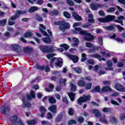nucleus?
Segmentation results:
<instances>
[{
    "instance_id": "f257e3e1",
    "label": "nucleus",
    "mask_w": 125,
    "mask_h": 125,
    "mask_svg": "<svg viewBox=\"0 0 125 125\" xmlns=\"http://www.w3.org/2000/svg\"><path fill=\"white\" fill-rule=\"evenodd\" d=\"M78 32H79V34L80 35H84V36H86L84 38V40H85V41L86 42H91L94 41V40H95V38L93 35H92L91 34L86 32L85 30H82V28H75V30L73 31V33L77 34H78Z\"/></svg>"
},
{
    "instance_id": "f03ea898",
    "label": "nucleus",
    "mask_w": 125,
    "mask_h": 125,
    "mask_svg": "<svg viewBox=\"0 0 125 125\" xmlns=\"http://www.w3.org/2000/svg\"><path fill=\"white\" fill-rule=\"evenodd\" d=\"M54 25H57V26H59V30L63 33L66 32V29H70L71 28L70 23L66 22L65 21H54Z\"/></svg>"
},
{
    "instance_id": "7ed1b4c3",
    "label": "nucleus",
    "mask_w": 125,
    "mask_h": 125,
    "mask_svg": "<svg viewBox=\"0 0 125 125\" xmlns=\"http://www.w3.org/2000/svg\"><path fill=\"white\" fill-rule=\"evenodd\" d=\"M39 49L43 53H52L54 52V48L52 45H40Z\"/></svg>"
},
{
    "instance_id": "20e7f679",
    "label": "nucleus",
    "mask_w": 125,
    "mask_h": 125,
    "mask_svg": "<svg viewBox=\"0 0 125 125\" xmlns=\"http://www.w3.org/2000/svg\"><path fill=\"white\" fill-rule=\"evenodd\" d=\"M90 98H91V96L89 95L86 96L85 95H83L82 97H80L77 100V103H78L79 105H82V103L89 101L90 100Z\"/></svg>"
},
{
    "instance_id": "39448f33",
    "label": "nucleus",
    "mask_w": 125,
    "mask_h": 125,
    "mask_svg": "<svg viewBox=\"0 0 125 125\" xmlns=\"http://www.w3.org/2000/svg\"><path fill=\"white\" fill-rule=\"evenodd\" d=\"M11 122L12 124H13V125H24V123H23V122H22V120L21 119H20L19 121L18 120V116L17 115H15L13 116H12L11 117Z\"/></svg>"
},
{
    "instance_id": "423d86ee",
    "label": "nucleus",
    "mask_w": 125,
    "mask_h": 125,
    "mask_svg": "<svg viewBox=\"0 0 125 125\" xmlns=\"http://www.w3.org/2000/svg\"><path fill=\"white\" fill-rule=\"evenodd\" d=\"M26 13H27V11L25 10H17L15 15L10 17V19L12 21H14L15 20H16L17 18H19V17H20V15L22 14H26Z\"/></svg>"
},
{
    "instance_id": "0eeeda50",
    "label": "nucleus",
    "mask_w": 125,
    "mask_h": 125,
    "mask_svg": "<svg viewBox=\"0 0 125 125\" xmlns=\"http://www.w3.org/2000/svg\"><path fill=\"white\" fill-rule=\"evenodd\" d=\"M115 27L117 28L119 31H124V28L121 26V25L117 24H115L114 26L113 25L107 26H106V29H107L108 31H113V30H115Z\"/></svg>"
},
{
    "instance_id": "6e6552de",
    "label": "nucleus",
    "mask_w": 125,
    "mask_h": 125,
    "mask_svg": "<svg viewBox=\"0 0 125 125\" xmlns=\"http://www.w3.org/2000/svg\"><path fill=\"white\" fill-rule=\"evenodd\" d=\"M55 66L57 68H61L63 66V59L61 58H56V62H55Z\"/></svg>"
},
{
    "instance_id": "1a4fd4ad",
    "label": "nucleus",
    "mask_w": 125,
    "mask_h": 125,
    "mask_svg": "<svg viewBox=\"0 0 125 125\" xmlns=\"http://www.w3.org/2000/svg\"><path fill=\"white\" fill-rule=\"evenodd\" d=\"M11 47L13 49V51L17 53H19L21 51V47L18 44H13L11 45Z\"/></svg>"
},
{
    "instance_id": "9d476101",
    "label": "nucleus",
    "mask_w": 125,
    "mask_h": 125,
    "mask_svg": "<svg viewBox=\"0 0 125 125\" xmlns=\"http://www.w3.org/2000/svg\"><path fill=\"white\" fill-rule=\"evenodd\" d=\"M48 110L50 111L53 115H55V114H57V105L56 104H52L48 108Z\"/></svg>"
},
{
    "instance_id": "9b49d317",
    "label": "nucleus",
    "mask_w": 125,
    "mask_h": 125,
    "mask_svg": "<svg viewBox=\"0 0 125 125\" xmlns=\"http://www.w3.org/2000/svg\"><path fill=\"white\" fill-rule=\"evenodd\" d=\"M115 88L118 91L125 92V88H123V85L120 83H116L115 85Z\"/></svg>"
},
{
    "instance_id": "f8f14e48",
    "label": "nucleus",
    "mask_w": 125,
    "mask_h": 125,
    "mask_svg": "<svg viewBox=\"0 0 125 125\" xmlns=\"http://www.w3.org/2000/svg\"><path fill=\"white\" fill-rule=\"evenodd\" d=\"M29 94L30 95H26V98L27 100H32V99H34V98H36V94H35V91L33 90H31Z\"/></svg>"
},
{
    "instance_id": "ddd939ff",
    "label": "nucleus",
    "mask_w": 125,
    "mask_h": 125,
    "mask_svg": "<svg viewBox=\"0 0 125 125\" xmlns=\"http://www.w3.org/2000/svg\"><path fill=\"white\" fill-rule=\"evenodd\" d=\"M112 91V88L108 86H104L101 89V93H104L105 92H110Z\"/></svg>"
},
{
    "instance_id": "4468645a",
    "label": "nucleus",
    "mask_w": 125,
    "mask_h": 125,
    "mask_svg": "<svg viewBox=\"0 0 125 125\" xmlns=\"http://www.w3.org/2000/svg\"><path fill=\"white\" fill-rule=\"evenodd\" d=\"M105 18L106 23H109V22L114 21L116 19V16L110 15H107Z\"/></svg>"
},
{
    "instance_id": "2eb2a0df",
    "label": "nucleus",
    "mask_w": 125,
    "mask_h": 125,
    "mask_svg": "<svg viewBox=\"0 0 125 125\" xmlns=\"http://www.w3.org/2000/svg\"><path fill=\"white\" fill-rule=\"evenodd\" d=\"M39 111L41 113V117H42V118H43V117H44V115H45L47 110L43 106H41L39 107Z\"/></svg>"
},
{
    "instance_id": "dca6fc26",
    "label": "nucleus",
    "mask_w": 125,
    "mask_h": 125,
    "mask_svg": "<svg viewBox=\"0 0 125 125\" xmlns=\"http://www.w3.org/2000/svg\"><path fill=\"white\" fill-rule=\"evenodd\" d=\"M34 49L29 46L25 47L23 48V52L24 53H27L28 54H31V52H33Z\"/></svg>"
},
{
    "instance_id": "f3484780",
    "label": "nucleus",
    "mask_w": 125,
    "mask_h": 125,
    "mask_svg": "<svg viewBox=\"0 0 125 125\" xmlns=\"http://www.w3.org/2000/svg\"><path fill=\"white\" fill-rule=\"evenodd\" d=\"M72 16L76 21H82L83 20L82 17L75 12L72 13Z\"/></svg>"
},
{
    "instance_id": "a211bd4d",
    "label": "nucleus",
    "mask_w": 125,
    "mask_h": 125,
    "mask_svg": "<svg viewBox=\"0 0 125 125\" xmlns=\"http://www.w3.org/2000/svg\"><path fill=\"white\" fill-rule=\"evenodd\" d=\"M91 92L93 93H101V89L100 88V86L97 85L93 88V89L91 90Z\"/></svg>"
},
{
    "instance_id": "6ab92c4d",
    "label": "nucleus",
    "mask_w": 125,
    "mask_h": 125,
    "mask_svg": "<svg viewBox=\"0 0 125 125\" xmlns=\"http://www.w3.org/2000/svg\"><path fill=\"white\" fill-rule=\"evenodd\" d=\"M1 109V110L3 111V114H4V115H6V113H8L10 110L9 107L5 106L4 105L2 106Z\"/></svg>"
},
{
    "instance_id": "aec40b11",
    "label": "nucleus",
    "mask_w": 125,
    "mask_h": 125,
    "mask_svg": "<svg viewBox=\"0 0 125 125\" xmlns=\"http://www.w3.org/2000/svg\"><path fill=\"white\" fill-rule=\"evenodd\" d=\"M73 42H74L75 43L72 44V46L73 47H76V46H78L79 45V42H80V41H79V39L76 37H74L72 39Z\"/></svg>"
},
{
    "instance_id": "412c9836",
    "label": "nucleus",
    "mask_w": 125,
    "mask_h": 125,
    "mask_svg": "<svg viewBox=\"0 0 125 125\" xmlns=\"http://www.w3.org/2000/svg\"><path fill=\"white\" fill-rule=\"evenodd\" d=\"M62 119H63V114L60 113L55 118V123H60L62 121Z\"/></svg>"
},
{
    "instance_id": "4be33fe9",
    "label": "nucleus",
    "mask_w": 125,
    "mask_h": 125,
    "mask_svg": "<svg viewBox=\"0 0 125 125\" xmlns=\"http://www.w3.org/2000/svg\"><path fill=\"white\" fill-rule=\"evenodd\" d=\"M56 61V58L53 57L51 58V60L49 61V64L51 68H53L54 67V65H55V63H54Z\"/></svg>"
},
{
    "instance_id": "5701e85b",
    "label": "nucleus",
    "mask_w": 125,
    "mask_h": 125,
    "mask_svg": "<svg viewBox=\"0 0 125 125\" xmlns=\"http://www.w3.org/2000/svg\"><path fill=\"white\" fill-rule=\"evenodd\" d=\"M85 82L83 80H79L77 82V84L78 86H80L81 87H85Z\"/></svg>"
},
{
    "instance_id": "b1692460",
    "label": "nucleus",
    "mask_w": 125,
    "mask_h": 125,
    "mask_svg": "<svg viewBox=\"0 0 125 125\" xmlns=\"http://www.w3.org/2000/svg\"><path fill=\"white\" fill-rule=\"evenodd\" d=\"M93 113L95 114L96 118H100L101 117V113L97 109H93Z\"/></svg>"
},
{
    "instance_id": "393cba45",
    "label": "nucleus",
    "mask_w": 125,
    "mask_h": 125,
    "mask_svg": "<svg viewBox=\"0 0 125 125\" xmlns=\"http://www.w3.org/2000/svg\"><path fill=\"white\" fill-rule=\"evenodd\" d=\"M42 42H44V43H50L51 42V39L49 37H44L42 39Z\"/></svg>"
},
{
    "instance_id": "a878e982",
    "label": "nucleus",
    "mask_w": 125,
    "mask_h": 125,
    "mask_svg": "<svg viewBox=\"0 0 125 125\" xmlns=\"http://www.w3.org/2000/svg\"><path fill=\"white\" fill-rule=\"evenodd\" d=\"M99 6H100V5L98 4L92 3L90 5V8L93 10H97Z\"/></svg>"
},
{
    "instance_id": "bb28decb",
    "label": "nucleus",
    "mask_w": 125,
    "mask_h": 125,
    "mask_svg": "<svg viewBox=\"0 0 125 125\" xmlns=\"http://www.w3.org/2000/svg\"><path fill=\"white\" fill-rule=\"evenodd\" d=\"M110 122L111 124H114V125L118 124V120L115 117L111 116L110 117Z\"/></svg>"
},
{
    "instance_id": "cd10ccee",
    "label": "nucleus",
    "mask_w": 125,
    "mask_h": 125,
    "mask_svg": "<svg viewBox=\"0 0 125 125\" xmlns=\"http://www.w3.org/2000/svg\"><path fill=\"white\" fill-rule=\"evenodd\" d=\"M38 10L39 8H38V7L32 6L29 8L28 12H30V13H33V12H35V11H37Z\"/></svg>"
},
{
    "instance_id": "c85d7f7f",
    "label": "nucleus",
    "mask_w": 125,
    "mask_h": 125,
    "mask_svg": "<svg viewBox=\"0 0 125 125\" xmlns=\"http://www.w3.org/2000/svg\"><path fill=\"white\" fill-rule=\"evenodd\" d=\"M69 97L71 101H74L75 100V95H76V93L70 92L68 94Z\"/></svg>"
},
{
    "instance_id": "c756f323",
    "label": "nucleus",
    "mask_w": 125,
    "mask_h": 125,
    "mask_svg": "<svg viewBox=\"0 0 125 125\" xmlns=\"http://www.w3.org/2000/svg\"><path fill=\"white\" fill-rule=\"evenodd\" d=\"M70 57L73 60L74 63H77L79 61V58L76 56L71 55Z\"/></svg>"
},
{
    "instance_id": "7c9ffc66",
    "label": "nucleus",
    "mask_w": 125,
    "mask_h": 125,
    "mask_svg": "<svg viewBox=\"0 0 125 125\" xmlns=\"http://www.w3.org/2000/svg\"><path fill=\"white\" fill-rule=\"evenodd\" d=\"M6 22H7V20L6 19H3L0 21V26L2 27H4L6 25Z\"/></svg>"
},
{
    "instance_id": "2f4dec72",
    "label": "nucleus",
    "mask_w": 125,
    "mask_h": 125,
    "mask_svg": "<svg viewBox=\"0 0 125 125\" xmlns=\"http://www.w3.org/2000/svg\"><path fill=\"white\" fill-rule=\"evenodd\" d=\"M23 108H26V107L27 108H30L31 106H32L31 103H29V102H25V103H23Z\"/></svg>"
},
{
    "instance_id": "473e14b6",
    "label": "nucleus",
    "mask_w": 125,
    "mask_h": 125,
    "mask_svg": "<svg viewBox=\"0 0 125 125\" xmlns=\"http://www.w3.org/2000/svg\"><path fill=\"white\" fill-rule=\"evenodd\" d=\"M67 112L70 116H73L74 115V113H75V110H74V108L70 107L68 109Z\"/></svg>"
},
{
    "instance_id": "72a5a7b5",
    "label": "nucleus",
    "mask_w": 125,
    "mask_h": 125,
    "mask_svg": "<svg viewBox=\"0 0 125 125\" xmlns=\"http://www.w3.org/2000/svg\"><path fill=\"white\" fill-rule=\"evenodd\" d=\"M48 100L50 104H55V103H56V99L53 97L49 98Z\"/></svg>"
},
{
    "instance_id": "f704fd0d",
    "label": "nucleus",
    "mask_w": 125,
    "mask_h": 125,
    "mask_svg": "<svg viewBox=\"0 0 125 125\" xmlns=\"http://www.w3.org/2000/svg\"><path fill=\"white\" fill-rule=\"evenodd\" d=\"M63 15L65 18H67V19H70V18H71V14L69 13L67 11H64Z\"/></svg>"
},
{
    "instance_id": "c9c22d12",
    "label": "nucleus",
    "mask_w": 125,
    "mask_h": 125,
    "mask_svg": "<svg viewBox=\"0 0 125 125\" xmlns=\"http://www.w3.org/2000/svg\"><path fill=\"white\" fill-rule=\"evenodd\" d=\"M32 36H33V33H32L31 32H27L25 33L23 35V36L25 38H31V37H32Z\"/></svg>"
},
{
    "instance_id": "e433bc0d",
    "label": "nucleus",
    "mask_w": 125,
    "mask_h": 125,
    "mask_svg": "<svg viewBox=\"0 0 125 125\" xmlns=\"http://www.w3.org/2000/svg\"><path fill=\"white\" fill-rule=\"evenodd\" d=\"M60 46L61 47H62L63 48H64V50H68L70 48V46L66 43L61 44Z\"/></svg>"
},
{
    "instance_id": "4c0bfd02",
    "label": "nucleus",
    "mask_w": 125,
    "mask_h": 125,
    "mask_svg": "<svg viewBox=\"0 0 125 125\" xmlns=\"http://www.w3.org/2000/svg\"><path fill=\"white\" fill-rule=\"evenodd\" d=\"M87 59V57H86V54L82 53V59L81 60V62H84L85 60Z\"/></svg>"
},
{
    "instance_id": "58836bf2",
    "label": "nucleus",
    "mask_w": 125,
    "mask_h": 125,
    "mask_svg": "<svg viewBox=\"0 0 125 125\" xmlns=\"http://www.w3.org/2000/svg\"><path fill=\"white\" fill-rule=\"evenodd\" d=\"M85 89L88 90L89 89H91V87H92V83H85Z\"/></svg>"
},
{
    "instance_id": "ea45409f",
    "label": "nucleus",
    "mask_w": 125,
    "mask_h": 125,
    "mask_svg": "<svg viewBox=\"0 0 125 125\" xmlns=\"http://www.w3.org/2000/svg\"><path fill=\"white\" fill-rule=\"evenodd\" d=\"M27 124L28 125H36V124H37V121L35 120L27 121Z\"/></svg>"
},
{
    "instance_id": "a19ab883",
    "label": "nucleus",
    "mask_w": 125,
    "mask_h": 125,
    "mask_svg": "<svg viewBox=\"0 0 125 125\" xmlns=\"http://www.w3.org/2000/svg\"><path fill=\"white\" fill-rule=\"evenodd\" d=\"M67 82V79H61L59 81V83L60 84H64V85L66 84V82Z\"/></svg>"
},
{
    "instance_id": "79ce46f5",
    "label": "nucleus",
    "mask_w": 125,
    "mask_h": 125,
    "mask_svg": "<svg viewBox=\"0 0 125 125\" xmlns=\"http://www.w3.org/2000/svg\"><path fill=\"white\" fill-rule=\"evenodd\" d=\"M36 68L37 70H40V71H43L44 69H45V67L44 66H41L39 64L36 65Z\"/></svg>"
},
{
    "instance_id": "37998d69",
    "label": "nucleus",
    "mask_w": 125,
    "mask_h": 125,
    "mask_svg": "<svg viewBox=\"0 0 125 125\" xmlns=\"http://www.w3.org/2000/svg\"><path fill=\"white\" fill-rule=\"evenodd\" d=\"M74 70L76 72V73H77V74H81L82 71V69L79 67H74Z\"/></svg>"
},
{
    "instance_id": "c03bdc74",
    "label": "nucleus",
    "mask_w": 125,
    "mask_h": 125,
    "mask_svg": "<svg viewBox=\"0 0 125 125\" xmlns=\"http://www.w3.org/2000/svg\"><path fill=\"white\" fill-rule=\"evenodd\" d=\"M98 21L100 23H106V19L105 18H99L98 19Z\"/></svg>"
},
{
    "instance_id": "a18cd8bd",
    "label": "nucleus",
    "mask_w": 125,
    "mask_h": 125,
    "mask_svg": "<svg viewBox=\"0 0 125 125\" xmlns=\"http://www.w3.org/2000/svg\"><path fill=\"white\" fill-rule=\"evenodd\" d=\"M76 124H77V121L75 120H69L68 122V125H76Z\"/></svg>"
},
{
    "instance_id": "49530a36",
    "label": "nucleus",
    "mask_w": 125,
    "mask_h": 125,
    "mask_svg": "<svg viewBox=\"0 0 125 125\" xmlns=\"http://www.w3.org/2000/svg\"><path fill=\"white\" fill-rule=\"evenodd\" d=\"M86 47H88L89 48H91L93 46V44H92L90 42H86L85 43Z\"/></svg>"
},
{
    "instance_id": "de8ad7c7",
    "label": "nucleus",
    "mask_w": 125,
    "mask_h": 125,
    "mask_svg": "<svg viewBox=\"0 0 125 125\" xmlns=\"http://www.w3.org/2000/svg\"><path fill=\"white\" fill-rule=\"evenodd\" d=\"M71 91H73L74 92H75V91L77 90V86H76V85L73 83H71Z\"/></svg>"
},
{
    "instance_id": "09e8293b",
    "label": "nucleus",
    "mask_w": 125,
    "mask_h": 125,
    "mask_svg": "<svg viewBox=\"0 0 125 125\" xmlns=\"http://www.w3.org/2000/svg\"><path fill=\"white\" fill-rule=\"evenodd\" d=\"M39 30L40 32H41V33H42V34L44 35V36H46V37H49V35L47 34V33H46L45 31L43 30L42 28H40Z\"/></svg>"
},
{
    "instance_id": "8fccbe9b",
    "label": "nucleus",
    "mask_w": 125,
    "mask_h": 125,
    "mask_svg": "<svg viewBox=\"0 0 125 125\" xmlns=\"http://www.w3.org/2000/svg\"><path fill=\"white\" fill-rule=\"evenodd\" d=\"M53 116H52V114L50 112H48L47 113V119L48 120H51V119H53Z\"/></svg>"
},
{
    "instance_id": "3c124183",
    "label": "nucleus",
    "mask_w": 125,
    "mask_h": 125,
    "mask_svg": "<svg viewBox=\"0 0 125 125\" xmlns=\"http://www.w3.org/2000/svg\"><path fill=\"white\" fill-rule=\"evenodd\" d=\"M91 49H92V53L95 52L96 51V50H98V49H99V47H96V46L93 45L91 47Z\"/></svg>"
},
{
    "instance_id": "603ef678",
    "label": "nucleus",
    "mask_w": 125,
    "mask_h": 125,
    "mask_svg": "<svg viewBox=\"0 0 125 125\" xmlns=\"http://www.w3.org/2000/svg\"><path fill=\"white\" fill-rule=\"evenodd\" d=\"M36 20L40 22H42L43 21L42 18L39 15H36Z\"/></svg>"
},
{
    "instance_id": "864d4df0",
    "label": "nucleus",
    "mask_w": 125,
    "mask_h": 125,
    "mask_svg": "<svg viewBox=\"0 0 125 125\" xmlns=\"http://www.w3.org/2000/svg\"><path fill=\"white\" fill-rule=\"evenodd\" d=\"M66 2L67 4H69L70 6H73L75 4L74 3V2H73L71 0H66Z\"/></svg>"
},
{
    "instance_id": "5fc2aeb1",
    "label": "nucleus",
    "mask_w": 125,
    "mask_h": 125,
    "mask_svg": "<svg viewBox=\"0 0 125 125\" xmlns=\"http://www.w3.org/2000/svg\"><path fill=\"white\" fill-rule=\"evenodd\" d=\"M91 57H93V58H101V56L98 54H94L91 55Z\"/></svg>"
},
{
    "instance_id": "6e6d98bb",
    "label": "nucleus",
    "mask_w": 125,
    "mask_h": 125,
    "mask_svg": "<svg viewBox=\"0 0 125 125\" xmlns=\"http://www.w3.org/2000/svg\"><path fill=\"white\" fill-rule=\"evenodd\" d=\"M100 121L101 123H103L104 124H108V121H107L105 118L101 117L100 118Z\"/></svg>"
},
{
    "instance_id": "4d7b16f0",
    "label": "nucleus",
    "mask_w": 125,
    "mask_h": 125,
    "mask_svg": "<svg viewBox=\"0 0 125 125\" xmlns=\"http://www.w3.org/2000/svg\"><path fill=\"white\" fill-rule=\"evenodd\" d=\"M62 100V102L63 103H65V104L66 105H67V104H69V102L68 101V99H67V98L66 97H63Z\"/></svg>"
},
{
    "instance_id": "13d9d810",
    "label": "nucleus",
    "mask_w": 125,
    "mask_h": 125,
    "mask_svg": "<svg viewBox=\"0 0 125 125\" xmlns=\"http://www.w3.org/2000/svg\"><path fill=\"white\" fill-rule=\"evenodd\" d=\"M42 125H51V124L49 123L48 121H42Z\"/></svg>"
},
{
    "instance_id": "bf43d9fd",
    "label": "nucleus",
    "mask_w": 125,
    "mask_h": 125,
    "mask_svg": "<svg viewBox=\"0 0 125 125\" xmlns=\"http://www.w3.org/2000/svg\"><path fill=\"white\" fill-rule=\"evenodd\" d=\"M91 26V23L87 22L86 23H85L83 25V28H88V27H90Z\"/></svg>"
},
{
    "instance_id": "052dcab7",
    "label": "nucleus",
    "mask_w": 125,
    "mask_h": 125,
    "mask_svg": "<svg viewBox=\"0 0 125 125\" xmlns=\"http://www.w3.org/2000/svg\"><path fill=\"white\" fill-rule=\"evenodd\" d=\"M116 11V8L114 7L109 8L107 10V12H114V11Z\"/></svg>"
},
{
    "instance_id": "680f3d73",
    "label": "nucleus",
    "mask_w": 125,
    "mask_h": 125,
    "mask_svg": "<svg viewBox=\"0 0 125 125\" xmlns=\"http://www.w3.org/2000/svg\"><path fill=\"white\" fill-rule=\"evenodd\" d=\"M98 41L101 45H103V39H102V37H99L98 38Z\"/></svg>"
},
{
    "instance_id": "e2e57ef3",
    "label": "nucleus",
    "mask_w": 125,
    "mask_h": 125,
    "mask_svg": "<svg viewBox=\"0 0 125 125\" xmlns=\"http://www.w3.org/2000/svg\"><path fill=\"white\" fill-rule=\"evenodd\" d=\"M103 83L104 85H110V84H111V82L109 81H104Z\"/></svg>"
},
{
    "instance_id": "0e129e2a",
    "label": "nucleus",
    "mask_w": 125,
    "mask_h": 125,
    "mask_svg": "<svg viewBox=\"0 0 125 125\" xmlns=\"http://www.w3.org/2000/svg\"><path fill=\"white\" fill-rule=\"evenodd\" d=\"M84 121V119H83V117H81L78 118V122L80 124H82V123H83Z\"/></svg>"
},
{
    "instance_id": "69168bd1",
    "label": "nucleus",
    "mask_w": 125,
    "mask_h": 125,
    "mask_svg": "<svg viewBox=\"0 0 125 125\" xmlns=\"http://www.w3.org/2000/svg\"><path fill=\"white\" fill-rule=\"evenodd\" d=\"M106 65L108 67H112V66H113V63H112L111 61H107L106 62Z\"/></svg>"
},
{
    "instance_id": "338daca9",
    "label": "nucleus",
    "mask_w": 125,
    "mask_h": 125,
    "mask_svg": "<svg viewBox=\"0 0 125 125\" xmlns=\"http://www.w3.org/2000/svg\"><path fill=\"white\" fill-rule=\"evenodd\" d=\"M53 15H58L59 14V11L57 10H54L52 11Z\"/></svg>"
},
{
    "instance_id": "774afa93",
    "label": "nucleus",
    "mask_w": 125,
    "mask_h": 125,
    "mask_svg": "<svg viewBox=\"0 0 125 125\" xmlns=\"http://www.w3.org/2000/svg\"><path fill=\"white\" fill-rule=\"evenodd\" d=\"M99 14L100 15V16H102V17H104V16H105V12L103 11H99Z\"/></svg>"
}]
</instances>
